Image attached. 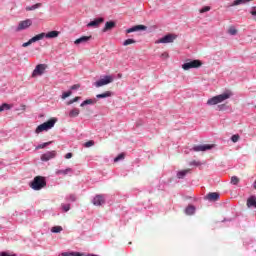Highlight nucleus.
Returning a JSON list of instances; mask_svg holds the SVG:
<instances>
[{"label":"nucleus","mask_w":256,"mask_h":256,"mask_svg":"<svg viewBox=\"0 0 256 256\" xmlns=\"http://www.w3.org/2000/svg\"><path fill=\"white\" fill-rule=\"evenodd\" d=\"M60 256H83L80 252H62Z\"/></svg>","instance_id":"obj_25"},{"label":"nucleus","mask_w":256,"mask_h":256,"mask_svg":"<svg viewBox=\"0 0 256 256\" xmlns=\"http://www.w3.org/2000/svg\"><path fill=\"white\" fill-rule=\"evenodd\" d=\"M109 83H113V76L106 75L104 78L96 81L94 85L95 87H103L104 85H109Z\"/></svg>","instance_id":"obj_5"},{"label":"nucleus","mask_w":256,"mask_h":256,"mask_svg":"<svg viewBox=\"0 0 256 256\" xmlns=\"http://www.w3.org/2000/svg\"><path fill=\"white\" fill-rule=\"evenodd\" d=\"M55 157H57V151L52 150L42 154L40 159L41 161L47 162L51 161V159H55Z\"/></svg>","instance_id":"obj_9"},{"label":"nucleus","mask_w":256,"mask_h":256,"mask_svg":"<svg viewBox=\"0 0 256 256\" xmlns=\"http://www.w3.org/2000/svg\"><path fill=\"white\" fill-rule=\"evenodd\" d=\"M162 59H169V53L164 52L161 54Z\"/></svg>","instance_id":"obj_46"},{"label":"nucleus","mask_w":256,"mask_h":256,"mask_svg":"<svg viewBox=\"0 0 256 256\" xmlns=\"http://www.w3.org/2000/svg\"><path fill=\"white\" fill-rule=\"evenodd\" d=\"M69 173H73V169L66 168L65 170H56V175H69Z\"/></svg>","instance_id":"obj_23"},{"label":"nucleus","mask_w":256,"mask_h":256,"mask_svg":"<svg viewBox=\"0 0 256 256\" xmlns=\"http://www.w3.org/2000/svg\"><path fill=\"white\" fill-rule=\"evenodd\" d=\"M231 183H232V185H238L239 184V178L237 176H232Z\"/></svg>","instance_id":"obj_35"},{"label":"nucleus","mask_w":256,"mask_h":256,"mask_svg":"<svg viewBox=\"0 0 256 256\" xmlns=\"http://www.w3.org/2000/svg\"><path fill=\"white\" fill-rule=\"evenodd\" d=\"M214 146L211 144H204V145H198L194 146L191 151L199 152V151H209L213 148Z\"/></svg>","instance_id":"obj_12"},{"label":"nucleus","mask_w":256,"mask_h":256,"mask_svg":"<svg viewBox=\"0 0 256 256\" xmlns=\"http://www.w3.org/2000/svg\"><path fill=\"white\" fill-rule=\"evenodd\" d=\"M61 231H63V227L61 226H54L51 228L52 233H61Z\"/></svg>","instance_id":"obj_31"},{"label":"nucleus","mask_w":256,"mask_h":256,"mask_svg":"<svg viewBox=\"0 0 256 256\" xmlns=\"http://www.w3.org/2000/svg\"><path fill=\"white\" fill-rule=\"evenodd\" d=\"M228 33L230 35H237V29H235V27H230Z\"/></svg>","instance_id":"obj_40"},{"label":"nucleus","mask_w":256,"mask_h":256,"mask_svg":"<svg viewBox=\"0 0 256 256\" xmlns=\"http://www.w3.org/2000/svg\"><path fill=\"white\" fill-rule=\"evenodd\" d=\"M249 1H251V0H235L232 3L231 7H235L237 5H245V3H249Z\"/></svg>","instance_id":"obj_28"},{"label":"nucleus","mask_w":256,"mask_h":256,"mask_svg":"<svg viewBox=\"0 0 256 256\" xmlns=\"http://www.w3.org/2000/svg\"><path fill=\"white\" fill-rule=\"evenodd\" d=\"M239 139H240L239 134H234V135H232V137H231V141H232L233 143H237V141H239Z\"/></svg>","instance_id":"obj_38"},{"label":"nucleus","mask_w":256,"mask_h":256,"mask_svg":"<svg viewBox=\"0 0 256 256\" xmlns=\"http://www.w3.org/2000/svg\"><path fill=\"white\" fill-rule=\"evenodd\" d=\"M125 159V153H120L116 158H114V163H118V161H123Z\"/></svg>","instance_id":"obj_33"},{"label":"nucleus","mask_w":256,"mask_h":256,"mask_svg":"<svg viewBox=\"0 0 256 256\" xmlns=\"http://www.w3.org/2000/svg\"><path fill=\"white\" fill-rule=\"evenodd\" d=\"M73 92H71V90L67 91V92H63L62 94V99H67V97H71Z\"/></svg>","instance_id":"obj_37"},{"label":"nucleus","mask_w":256,"mask_h":256,"mask_svg":"<svg viewBox=\"0 0 256 256\" xmlns=\"http://www.w3.org/2000/svg\"><path fill=\"white\" fill-rule=\"evenodd\" d=\"M207 11H211V7L205 6L200 10V13H207Z\"/></svg>","instance_id":"obj_42"},{"label":"nucleus","mask_w":256,"mask_h":256,"mask_svg":"<svg viewBox=\"0 0 256 256\" xmlns=\"http://www.w3.org/2000/svg\"><path fill=\"white\" fill-rule=\"evenodd\" d=\"M42 39H45V32H42L30 39V42L37 43V41H41Z\"/></svg>","instance_id":"obj_20"},{"label":"nucleus","mask_w":256,"mask_h":256,"mask_svg":"<svg viewBox=\"0 0 256 256\" xmlns=\"http://www.w3.org/2000/svg\"><path fill=\"white\" fill-rule=\"evenodd\" d=\"M9 109H11V105L4 103L0 106V112L1 111H9Z\"/></svg>","instance_id":"obj_32"},{"label":"nucleus","mask_w":256,"mask_h":256,"mask_svg":"<svg viewBox=\"0 0 256 256\" xmlns=\"http://www.w3.org/2000/svg\"><path fill=\"white\" fill-rule=\"evenodd\" d=\"M112 95H113V92H111V91H106V92H104V93H102V94L96 95V98H97V99H107V97H111Z\"/></svg>","instance_id":"obj_21"},{"label":"nucleus","mask_w":256,"mask_h":256,"mask_svg":"<svg viewBox=\"0 0 256 256\" xmlns=\"http://www.w3.org/2000/svg\"><path fill=\"white\" fill-rule=\"evenodd\" d=\"M79 113H81V110H79V108H73L69 111L68 117H70V119H75V117H79Z\"/></svg>","instance_id":"obj_19"},{"label":"nucleus","mask_w":256,"mask_h":256,"mask_svg":"<svg viewBox=\"0 0 256 256\" xmlns=\"http://www.w3.org/2000/svg\"><path fill=\"white\" fill-rule=\"evenodd\" d=\"M93 145H95V141L90 140V141H88V142H86V143L84 144V147L89 148V147H93Z\"/></svg>","instance_id":"obj_41"},{"label":"nucleus","mask_w":256,"mask_h":256,"mask_svg":"<svg viewBox=\"0 0 256 256\" xmlns=\"http://www.w3.org/2000/svg\"><path fill=\"white\" fill-rule=\"evenodd\" d=\"M44 37H46V39H55L59 37V31L53 30L48 33H44Z\"/></svg>","instance_id":"obj_17"},{"label":"nucleus","mask_w":256,"mask_h":256,"mask_svg":"<svg viewBox=\"0 0 256 256\" xmlns=\"http://www.w3.org/2000/svg\"><path fill=\"white\" fill-rule=\"evenodd\" d=\"M66 199L67 201H72V202L77 201V197L74 194H70Z\"/></svg>","instance_id":"obj_39"},{"label":"nucleus","mask_w":256,"mask_h":256,"mask_svg":"<svg viewBox=\"0 0 256 256\" xmlns=\"http://www.w3.org/2000/svg\"><path fill=\"white\" fill-rule=\"evenodd\" d=\"M73 157V153L69 152L65 155V159H71Z\"/></svg>","instance_id":"obj_49"},{"label":"nucleus","mask_w":256,"mask_h":256,"mask_svg":"<svg viewBox=\"0 0 256 256\" xmlns=\"http://www.w3.org/2000/svg\"><path fill=\"white\" fill-rule=\"evenodd\" d=\"M185 213L186 215H193L195 213V206L189 205L188 207H186Z\"/></svg>","instance_id":"obj_27"},{"label":"nucleus","mask_w":256,"mask_h":256,"mask_svg":"<svg viewBox=\"0 0 256 256\" xmlns=\"http://www.w3.org/2000/svg\"><path fill=\"white\" fill-rule=\"evenodd\" d=\"M133 43H137V41H135V39L129 38L123 42V45L124 47H127V45H133Z\"/></svg>","instance_id":"obj_29"},{"label":"nucleus","mask_w":256,"mask_h":256,"mask_svg":"<svg viewBox=\"0 0 256 256\" xmlns=\"http://www.w3.org/2000/svg\"><path fill=\"white\" fill-rule=\"evenodd\" d=\"M91 41V36H82L74 41L75 45H81V43H87Z\"/></svg>","instance_id":"obj_18"},{"label":"nucleus","mask_w":256,"mask_h":256,"mask_svg":"<svg viewBox=\"0 0 256 256\" xmlns=\"http://www.w3.org/2000/svg\"><path fill=\"white\" fill-rule=\"evenodd\" d=\"M81 97L76 96L75 98L71 99L70 101L67 102V105H73V103H77V101H80Z\"/></svg>","instance_id":"obj_34"},{"label":"nucleus","mask_w":256,"mask_h":256,"mask_svg":"<svg viewBox=\"0 0 256 256\" xmlns=\"http://www.w3.org/2000/svg\"><path fill=\"white\" fill-rule=\"evenodd\" d=\"M190 165H194L195 167H199V165H201V162H198V161H192L190 162Z\"/></svg>","instance_id":"obj_45"},{"label":"nucleus","mask_w":256,"mask_h":256,"mask_svg":"<svg viewBox=\"0 0 256 256\" xmlns=\"http://www.w3.org/2000/svg\"><path fill=\"white\" fill-rule=\"evenodd\" d=\"M233 93L231 92H225L223 94L214 96L207 101V105H219V103H223V101H227V99H230Z\"/></svg>","instance_id":"obj_1"},{"label":"nucleus","mask_w":256,"mask_h":256,"mask_svg":"<svg viewBox=\"0 0 256 256\" xmlns=\"http://www.w3.org/2000/svg\"><path fill=\"white\" fill-rule=\"evenodd\" d=\"M55 123H57V119L51 118L47 122L40 124L36 128L35 133H43V131H49V129H53V127H55Z\"/></svg>","instance_id":"obj_3"},{"label":"nucleus","mask_w":256,"mask_h":256,"mask_svg":"<svg viewBox=\"0 0 256 256\" xmlns=\"http://www.w3.org/2000/svg\"><path fill=\"white\" fill-rule=\"evenodd\" d=\"M33 43L31 42V40H29L28 42L26 43H23L22 44V47H29V45H32Z\"/></svg>","instance_id":"obj_48"},{"label":"nucleus","mask_w":256,"mask_h":256,"mask_svg":"<svg viewBox=\"0 0 256 256\" xmlns=\"http://www.w3.org/2000/svg\"><path fill=\"white\" fill-rule=\"evenodd\" d=\"M177 39V34H167L164 37L160 38L159 40L156 41V44L159 43H173Z\"/></svg>","instance_id":"obj_6"},{"label":"nucleus","mask_w":256,"mask_h":256,"mask_svg":"<svg viewBox=\"0 0 256 256\" xmlns=\"http://www.w3.org/2000/svg\"><path fill=\"white\" fill-rule=\"evenodd\" d=\"M79 87H81V85H79V84H74V85L71 86V90H72V91H77V89H79Z\"/></svg>","instance_id":"obj_44"},{"label":"nucleus","mask_w":256,"mask_h":256,"mask_svg":"<svg viewBox=\"0 0 256 256\" xmlns=\"http://www.w3.org/2000/svg\"><path fill=\"white\" fill-rule=\"evenodd\" d=\"M187 173H191V169H186V170H181L177 173V178L178 179H185V176Z\"/></svg>","instance_id":"obj_22"},{"label":"nucleus","mask_w":256,"mask_h":256,"mask_svg":"<svg viewBox=\"0 0 256 256\" xmlns=\"http://www.w3.org/2000/svg\"><path fill=\"white\" fill-rule=\"evenodd\" d=\"M117 24L115 23V21H108L105 23V26L103 28V33H107V31H111V29H115V26Z\"/></svg>","instance_id":"obj_15"},{"label":"nucleus","mask_w":256,"mask_h":256,"mask_svg":"<svg viewBox=\"0 0 256 256\" xmlns=\"http://www.w3.org/2000/svg\"><path fill=\"white\" fill-rule=\"evenodd\" d=\"M47 69V65L46 64H38L33 73L32 76L35 77L36 75H43V73H45V70Z\"/></svg>","instance_id":"obj_11"},{"label":"nucleus","mask_w":256,"mask_h":256,"mask_svg":"<svg viewBox=\"0 0 256 256\" xmlns=\"http://www.w3.org/2000/svg\"><path fill=\"white\" fill-rule=\"evenodd\" d=\"M95 103H97V100H95V99H87V100H84L80 104V107H85V105H95Z\"/></svg>","instance_id":"obj_24"},{"label":"nucleus","mask_w":256,"mask_h":256,"mask_svg":"<svg viewBox=\"0 0 256 256\" xmlns=\"http://www.w3.org/2000/svg\"><path fill=\"white\" fill-rule=\"evenodd\" d=\"M201 65H203V63L200 60H192L184 63L182 65V68L184 69V71H189V69H197L201 67Z\"/></svg>","instance_id":"obj_4"},{"label":"nucleus","mask_w":256,"mask_h":256,"mask_svg":"<svg viewBox=\"0 0 256 256\" xmlns=\"http://www.w3.org/2000/svg\"><path fill=\"white\" fill-rule=\"evenodd\" d=\"M250 13H251L254 17H256V7H255V6L252 7Z\"/></svg>","instance_id":"obj_47"},{"label":"nucleus","mask_w":256,"mask_h":256,"mask_svg":"<svg viewBox=\"0 0 256 256\" xmlns=\"http://www.w3.org/2000/svg\"><path fill=\"white\" fill-rule=\"evenodd\" d=\"M51 143H53V142L49 141V142H45L43 144H40V145L36 146V150L45 149V147H48V145H51Z\"/></svg>","instance_id":"obj_30"},{"label":"nucleus","mask_w":256,"mask_h":256,"mask_svg":"<svg viewBox=\"0 0 256 256\" xmlns=\"http://www.w3.org/2000/svg\"><path fill=\"white\" fill-rule=\"evenodd\" d=\"M0 256H17V254H9L8 252H0Z\"/></svg>","instance_id":"obj_43"},{"label":"nucleus","mask_w":256,"mask_h":256,"mask_svg":"<svg viewBox=\"0 0 256 256\" xmlns=\"http://www.w3.org/2000/svg\"><path fill=\"white\" fill-rule=\"evenodd\" d=\"M63 211H65V213H67V211H69L71 209V204H62L61 205Z\"/></svg>","instance_id":"obj_36"},{"label":"nucleus","mask_w":256,"mask_h":256,"mask_svg":"<svg viewBox=\"0 0 256 256\" xmlns=\"http://www.w3.org/2000/svg\"><path fill=\"white\" fill-rule=\"evenodd\" d=\"M253 187H254V189H256V180L253 183Z\"/></svg>","instance_id":"obj_50"},{"label":"nucleus","mask_w":256,"mask_h":256,"mask_svg":"<svg viewBox=\"0 0 256 256\" xmlns=\"http://www.w3.org/2000/svg\"><path fill=\"white\" fill-rule=\"evenodd\" d=\"M30 25H33V21H31V19L21 21L16 27V32L19 33V31H24V29H29Z\"/></svg>","instance_id":"obj_8"},{"label":"nucleus","mask_w":256,"mask_h":256,"mask_svg":"<svg viewBox=\"0 0 256 256\" xmlns=\"http://www.w3.org/2000/svg\"><path fill=\"white\" fill-rule=\"evenodd\" d=\"M42 6H43V4L36 3V4L32 5V6L26 7V11H35V9H39Z\"/></svg>","instance_id":"obj_26"},{"label":"nucleus","mask_w":256,"mask_h":256,"mask_svg":"<svg viewBox=\"0 0 256 256\" xmlns=\"http://www.w3.org/2000/svg\"><path fill=\"white\" fill-rule=\"evenodd\" d=\"M219 197H220L219 193L210 192L204 197V199H206L207 201L215 202V201H219Z\"/></svg>","instance_id":"obj_14"},{"label":"nucleus","mask_w":256,"mask_h":256,"mask_svg":"<svg viewBox=\"0 0 256 256\" xmlns=\"http://www.w3.org/2000/svg\"><path fill=\"white\" fill-rule=\"evenodd\" d=\"M247 207L249 209H251V208L256 209V196H250L247 199Z\"/></svg>","instance_id":"obj_16"},{"label":"nucleus","mask_w":256,"mask_h":256,"mask_svg":"<svg viewBox=\"0 0 256 256\" xmlns=\"http://www.w3.org/2000/svg\"><path fill=\"white\" fill-rule=\"evenodd\" d=\"M137 31H147V26L145 25H136L126 30V33H135Z\"/></svg>","instance_id":"obj_13"},{"label":"nucleus","mask_w":256,"mask_h":256,"mask_svg":"<svg viewBox=\"0 0 256 256\" xmlns=\"http://www.w3.org/2000/svg\"><path fill=\"white\" fill-rule=\"evenodd\" d=\"M47 185V181L43 176H36L33 181L30 183L31 189L34 191H41L43 187Z\"/></svg>","instance_id":"obj_2"},{"label":"nucleus","mask_w":256,"mask_h":256,"mask_svg":"<svg viewBox=\"0 0 256 256\" xmlns=\"http://www.w3.org/2000/svg\"><path fill=\"white\" fill-rule=\"evenodd\" d=\"M104 22H105V18L99 17V18H96V19L90 21V22L87 24V27H88V28L93 27L94 29H97V27H99V25H101V23H104Z\"/></svg>","instance_id":"obj_10"},{"label":"nucleus","mask_w":256,"mask_h":256,"mask_svg":"<svg viewBox=\"0 0 256 256\" xmlns=\"http://www.w3.org/2000/svg\"><path fill=\"white\" fill-rule=\"evenodd\" d=\"M105 201H106L105 195L98 194L93 198L92 203L96 207H101V205H105Z\"/></svg>","instance_id":"obj_7"}]
</instances>
